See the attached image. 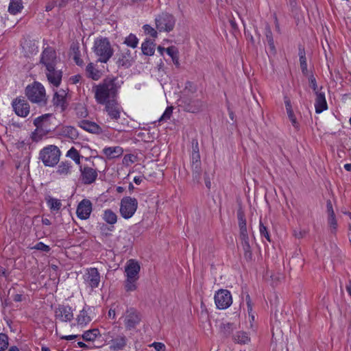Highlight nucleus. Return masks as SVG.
<instances>
[{
  "label": "nucleus",
  "mask_w": 351,
  "mask_h": 351,
  "mask_svg": "<svg viewBox=\"0 0 351 351\" xmlns=\"http://www.w3.org/2000/svg\"><path fill=\"white\" fill-rule=\"evenodd\" d=\"M49 114H45L36 118L34 121V125L36 127V132H42L48 126L47 119Z\"/></svg>",
  "instance_id": "nucleus-25"
},
{
  "label": "nucleus",
  "mask_w": 351,
  "mask_h": 351,
  "mask_svg": "<svg viewBox=\"0 0 351 351\" xmlns=\"http://www.w3.org/2000/svg\"><path fill=\"white\" fill-rule=\"evenodd\" d=\"M265 36L267 43L274 40L272 32L269 25H267L265 27Z\"/></svg>",
  "instance_id": "nucleus-56"
},
{
  "label": "nucleus",
  "mask_w": 351,
  "mask_h": 351,
  "mask_svg": "<svg viewBox=\"0 0 351 351\" xmlns=\"http://www.w3.org/2000/svg\"><path fill=\"white\" fill-rule=\"evenodd\" d=\"M201 165L200 154L199 153H192L191 154V165Z\"/></svg>",
  "instance_id": "nucleus-50"
},
{
  "label": "nucleus",
  "mask_w": 351,
  "mask_h": 351,
  "mask_svg": "<svg viewBox=\"0 0 351 351\" xmlns=\"http://www.w3.org/2000/svg\"><path fill=\"white\" fill-rule=\"evenodd\" d=\"M99 336H101L99 330L97 328H93L85 331L82 337L86 341H93Z\"/></svg>",
  "instance_id": "nucleus-29"
},
{
  "label": "nucleus",
  "mask_w": 351,
  "mask_h": 351,
  "mask_svg": "<svg viewBox=\"0 0 351 351\" xmlns=\"http://www.w3.org/2000/svg\"><path fill=\"white\" fill-rule=\"evenodd\" d=\"M137 279L126 278L124 282V289L127 292L134 291L137 289Z\"/></svg>",
  "instance_id": "nucleus-38"
},
{
  "label": "nucleus",
  "mask_w": 351,
  "mask_h": 351,
  "mask_svg": "<svg viewBox=\"0 0 351 351\" xmlns=\"http://www.w3.org/2000/svg\"><path fill=\"white\" fill-rule=\"evenodd\" d=\"M14 112L19 117H26L29 113V105L25 98L18 97L12 103Z\"/></svg>",
  "instance_id": "nucleus-15"
},
{
  "label": "nucleus",
  "mask_w": 351,
  "mask_h": 351,
  "mask_svg": "<svg viewBox=\"0 0 351 351\" xmlns=\"http://www.w3.org/2000/svg\"><path fill=\"white\" fill-rule=\"evenodd\" d=\"M140 269L141 267L138 262L133 259L129 260L125 267L126 278L138 280Z\"/></svg>",
  "instance_id": "nucleus-18"
},
{
  "label": "nucleus",
  "mask_w": 351,
  "mask_h": 351,
  "mask_svg": "<svg viewBox=\"0 0 351 351\" xmlns=\"http://www.w3.org/2000/svg\"><path fill=\"white\" fill-rule=\"evenodd\" d=\"M230 26H231L232 29L234 31H237L239 29L237 23H236V21H235L234 18L230 19Z\"/></svg>",
  "instance_id": "nucleus-62"
},
{
  "label": "nucleus",
  "mask_w": 351,
  "mask_h": 351,
  "mask_svg": "<svg viewBox=\"0 0 351 351\" xmlns=\"http://www.w3.org/2000/svg\"><path fill=\"white\" fill-rule=\"evenodd\" d=\"M60 151L56 145H49L43 148L39 154V158L47 167H53L60 160Z\"/></svg>",
  "instance_id": "nucleus-6"
},
{
  "label": "nucleus",
  "mask_w": 351,
  "mask_h": 351,
  "mask_svg": "<svg viewBox=\"0 0 351 351\" xmlns=\"http://www.w3.org/2000/svg\"><path fill=\"white\" fill-rule=\"evenodd\" d=\"M58 59L53 48L47 47L41 53L40 63L45 67V74L49 82L58 87L62 81V71L58 69L57 64Z\"/></svg>",
  "instance_id": "nucleus-1"
},
{
  "label": "nucleus",
  "mask_w": 351,
  "mask_h": 351,
  "mask_svg": "<svg viewBox=\"0 0 351 351\" xmlns=\"http://www.w3.org/2000/svg\"><path fill=\"white\" fill-rule=\"evenodd\" d=\"M215 302L219 309H226L232 303L230 292L226 289H220L215 295Z\"/></svg>",
  "instance_id": "nucleus-10"
},
{
  "label": "nucleus",
  "mask_w": 351,
  "mask_h": 351,
  "mask_svg": "<svg viewBox=\"0 0 351 351\" xmlns=\"http://www.w3.org/2000/svg\"><path fill=\"white\" fill-rule=\"evenodd\" d=\"M103 219L110 225H114L117 221V215L110 209H106L104 211Z\"/></svg>",
  "instance_id": "nucleus-27"
},
{
  "label": "nucleus",
  "mask_w": 351,
  "mask_h": 351,
  "mask_svg": "<svg viewBox=\"0 0 351 351\" xmlns=\"http://www.w3.org/2000/svg\"><path fill=\"white\" fill-rule=\"evenodd\" d=\"M246 304L247 307V312L249 315H250L251 313L252 312V303L251 298L248 294L246 295Z\"/></svg>",
  "instance_id": "nucleus-59"
},
{
  "label": "nucleus",
  "mask_w": 351,
  "mask_h": 351,
  "mask_svg": "<svg viewBox=\"0 0 351 351\" xmlns=\"http://www.w3.org/2000/svg\"><path fill=\"white\" fill-rule=\"evenodd\" d=\"M137 208L138 201L136 198L124 197L120 202V214L123 218L128 219L134 215Z\"/></svg>",
  "instance_id": "nucleus-7"
},
{
  "label": "nucleus",
  "mask_w": 351,
  "mask_h": 351,
  "mask_svg": "<svg viewBox=\"0 0 351 351\" xmlns=\"http://www.w3.org/2000/svg\"><path fill=\"white\" fill-rule=\"evenodd\" d=\"M47 204L51 210L56 211L59 210L62 206L60 200L53 197H49L47 201Z\"/></svg>",
  "instance_id": "nucleus-41"
},
{
  "label": "nucleus",
  "mask_w": 351,
  "mask_h": 351,
  "mask_svg": "<svg viewBox=\"0 0 351 351\" xmlns=\"http://www.w3.org/2000/svg\"><path fill=\"white\" fill-rule=\"evenodd\" d=\"M124 43L128 47L136 48L138 43V39L134 34H130L125 38Z\"/></svg>",
  "instance_id": "nucleus-42"
},
{
  "label": "nucleus",
  "mask_w": 351,
  "mask_h": 351,
  "mask_svg": "<svg viewBox=\"0 0 351 351\" xmlns=\"http://www.w3.org/2000/svg\"><path fill=\"white\" fill-rule=\"evenodd\" d=\"M8 346V337L3 333H0V351L5 350Z\"/></svg>",
  "instance_id": "nucleus-45"
},
{
  "label": "nucleus",
  "mask_w": 351,
  "mask_h": 351,
  "mask_svg": "<svg viewBox=\"0 0 351 351\" xmlns=\"http://www.w3.org/2000/svg\"><path fill=\"white\" fill-rule=\"evenodd\" d=\"M143 28L146 34H149L151 36L154 38H156L157 36V32L150 25H143Z\"/></svg>",
  "instance_id": "nucleus-49"
},
{
  "label": "nucleus",
  "mask_w": 351,
  "mask_h": 351,
  "mask_svg": "<svg viewBox=\"0 0 351 351\" xmlns=\"http://www.w3.org/2000/svg\"><path fill=\"white\" fill-rule=\"evenodd\" d=\"M92 210L93 204L90 200L84 199L78 204L76 214L78 218L85 220L90 217Z\"/></svg>",
  "instance_id": "nucleus-16"
},
{
  "label": "nucleus",
  "mask_w": 351,
  "mask_h": 351,
  "mask_svg": "<svg viewBox=\"0 0 351 351\" xmlns=\"http://www.w3.org/2000/svg\"><path fill=\"white\" fill-rule=\"evenodd\" d=\"M195 90L191 82L186 83L185 93L181 99L182 106L186 112L197 113L202 110L204 106V102L202 99L192 95Z\"/></svg>",
  "instance_id": "nucleus-3"
},
{
  "label": "nucleus",
  "mask_w": 351,
  "mask_h": 351,
  "mask_svg": "<svg viewBox=\"0 0 351 351\" xmlns=\"http://www.w3.org/2000/svg\"><path fill=\"white\" fill-rule=\"evenodd\" d=\"M66 96V93L63 89H60L59 91L56 92L52 99L53 106L56 108H60L62 111L65 110L67 108Z\"/></svg>",
  "instance_id": "nucleus-19"
},
{
  "label": "nucleus",
  "mask_w": 351,
  "mask_h": 351,
  "mask_svg": "<svg viewBox=\"0 0 351 351\" xmlns=\"http://www.w3.org/2000/svg\"><path fill=\"white\" fill-rule=\"evenodd\" d=\"M156 26L159 32H170L175 25L176 20L169 13H162L155 19Z\"/></svg>",
  "instance_id": "nucleus-9"
},
{
  "label": "nucleus",
  "mask_w": 351,
  "mask_h": 351,
  "mask_svg": "<svg viewBox=\"0 0 351 351\" xmlns=\"http://www.w3.org/2000/svg\"><path fill=\"white\" fill-rule=\"evenodd\" d=\"M77 125L84 130L87 131L92 134H100L102 132L101 128L98 124L88 120H81L78 122Z\"/></svg>",
  "instance_id": "nucleus-20"
},
{
  "label": "nucleus",
  "mask_w": 351,
  "mask_h": 351,
  "mask_svg": "<svg viewBox=\"0 0 351 351\" xmlns=\"http://www.w3.org/2000/svg\"><path fill=\"white\" fill-rule=\"evenodd\" d=\"M173 112V108L172 107H167L165 112H163L162 115L159 118L158 120V122H161L163 121H167L170 119L171 114Z\"/></svg>",
  "instance_id": "nucleus-46"
},
{
  "label": "nucleus",
  "mask_w": 351,
  "mask_h": 351,
  "mask_svg": "<svg viewBox=\"0 0 351 351\" xmlns=\"http://www.w3.org/2000/svg\"><path fill=\"white\" fill-rule=\"evenodd\" d=\"M25 95L32 103L45 105L47 104L45 89L39 82H35L25 88Z\"/></svg>",
  "instance_id": "nucleus-5"
},
{
  "label": "nucleus",
  "mask_w": 351,
  "mask_h": 351,
  "mask_svg": "<svg viewBox=\"0 0 351 351\" xmlns=\"http://www.w3.org/2000/svg\"><path fill=\"white\" fill-rule=\"evenodd\" d=\"M299 56H300V63L302 73L304 75H306L308 73L307 62H306V56H305V51L304 49H300Z\"/></svg>",
  "instance_id": "nucleus-36"
},
{
  "label": "nucleus",
  "mask_w": 351,
  "mask_h": 351,
  "mask_svg": "<svg viewBox=\"0 0 351 351\" xmlns=\"http://www.w3.org/2000/svg\"><path fill=\"white\" fill-rule=\"evenodd\" d=\"M285 107H286L287 112L293 110H292L291 104V101L289 99H286L285 101Z\"/></svg>",
  "instance_id": "nucleus-63"
},
{
  "label": "nucleus",
  "mask_w": 351,
  "mask_h": 351,
  "mask_svg": "<svg viewBox=\"0 0 351 351\" xmlns=\"http://www.w3.org/2000/svg\"><path fill=\"white\" fill-rule=\"evenodd\" d=\"M166 52L171 58L173 64L177 67H179L180 63L178 59V51L176 47L174 46L169 47L167 48Z\"/></svg>",
  "instance_id": "nucleus-34"
},
{
  "label": "nucleus",
  "mask_w": 351,
  "mask_h": 351,
  "mask_svg": "<svg viewBox=\"0 0 351 351\" xmlns=\"http://www.w3.org/2000/svg\"><path fill=\"white\" fill-rule=\"evenodd\" d=\"M244 251V257L247 261H250L252 258V252L250 244L242 245Z\"/></svg>",
  "instance_id": "nucleus-47"
},
{
  "label": "nucleus",
  "mask_w": 351,
  "mask_h": 351,
  "mask_svg": "<svg viewBox=\"0 0 351 351\" xmlns=\"http://www.w3.org/2000/svg\"><path fill=\"white\" fill-rule=\"evenodd\" d=\"M308 82H309V86L313 88V90L315 91V93H316V92H319L317 90V82H316V80L315 78V77L313 76V75H311L309 77H308Z\"/></svg>",
  "instance_id": "nucleus-51"
},
{
  "label": "nucleus",
  "mask_w": 351,
  "mask_h": 351,
  "mask_svg": "<svg viewBox=\"0 0 351 351\" xmlns=\"http://www.w3.org/2000/svg\"><path fill=\"white\" fill-rule=\"evenodd\" d=\"M54 314L56 319L62 322H69L73 319V309L69 305L59 304Z\"/></svg>",
  "instance_id": "nucleus-12"
},
{
  "label": "nucleus",
  "mask_w": 351,
  "mask_h": 351,
  "mask_svg": "<svg viewBox=\"0 0 351 351\" xmlns=\"http://www.w3.org/2000/svg\"><path fill=\"white\" fill-rule=\"evenodd\" d=\"M98 171L93 162L92 167L87 165H80V179L82 183L85 185H90L95 182L98 177Z\"/></svg>",
  "instance_id": "nucleus-8"
},
{
  "label": "nucleus",
  "mask_w": 351,
  "mask_h": 351,
  "mask_svg": "<svg viewBox=\"0 0 351 351\" xmlns=\"http://www.w3.org/2000/svg\"><path fill=\"white\" fill-rule=\"evenodd\" d=\"M94 53L99 57L98 61L106 63L112 56L114 50L107 38H97L93 47Z\"/></svg>",
  "instance_id": "nucleus-4"
},
{
  "label": "nucleus",
  "mask_w": 351,
  "mask_h": 351,
  "mask_svg": "<svg viewBox=\"0 0 351 351\" xmlns=\"http://www.w3.org/2000/svg\"><path fill=\"white\" fill-rule=\"evenodd\" d=\"M105 106L104 111L107 113L108 118L114 122H117L120 119L121 112V106L118 101H114L104 104Z\"/></svg>",
  "instance_id": "nucleus-13"
},
{
  "label": "nucleus",
  "mask_w": 351,
  "mask_h": 351,
  "mask_svg": "<svg viewBox=\"0 0 351 351\" xmlns=\"http://www.w3.org/2000/svg\"><path fill=\"white\" fill-rule=\"evenodd\" d=\"M123 150L119 146L105 147L103 153L108 159L118 158L123 154Z\"/></svg>",
  "instance_id": "nucleus-23"
},
{
  "label": "nucleus",
  "mask_w": 351,
  "mask_h": 351,
  "mask_svg": "<svg viewBox=\"0 0 351 351\" xmlns=\"http://www.w3.org/2000/svg\"><path fill=\"white\" fill-rule=\"evenodd\" d=\"M326 209H327L328 216L335 215V212H334V210L332 208V204L330 199L328 200L326 202Z\"/></svg>",
  "instance_id": "nucleus-58"
},
{
  "label": "nucleus",
  "mask_w": 351,
  "mask_h": 351,
  "mask_svg": "<svg viewBox=\"0 0 351 351\" xmlns=\"http://www.w3.org/2000/svg\"><path fill=\"white\" fill-rule=\"evenodd\" d=\"M71 165L68 161L62 162L58 166L56 173L60 176H66L71 173Z\"/></svg>",
  "instance_id": "nucleus-30"
},
{
  "label": "nucleus",
  "mask_w": 351,
  "mask_h": 351,
  "mask_svg": "<svg viewBox=\"0 0 351 351\" xmlns=\"http://www.w3.org/2000/svg\"><path fill=\"white\" fill-rule=\"evenodd\" d=\"M66 156L71 158L77 165L80 164V158L78 151L72 147L66 153Z\"/></svg>",
  "instance_id": "nucleus-40"
},
{
  "label": "nucleus",
  "mask_w": 351,
  "mask_h": 351,
  "mask_svg": "<svg viewBox=\"0 0 351 351\" xmlns=\"http://www.w3.org/2000/svg\"><path fill=\"white\" fill-rule=\"evenodd\" d=\"M32 248L45 252H49L51 250L50 247L43 242L37 243Z\"/></svg>",
  "instance_id": "nucleus-48"
},
{
  "label": "nucleus",
  "mask_w": 351,
  "mask_h": 351,
  "mask_svg": "<svg viewBox=\"0 0 351 351\" xmlns=\"http://www.w3.org/2000/svg\"><path fill=\"white\" fill-rule=\"evenodd\" d=\"M305 234H306L305 231H299V232L295 231L294 232L295 237L298 239H301V238L304 237Z\"/></svg>",
  "instance_id": "nucleus-64"
},
{
  "label": "nucleus",
  "mask_w": 351,
  "mask_h": 351,
  "mask_svg": "<svg viewBox=\"0 0 351 351\" xmlns=\"http://www.w3.org/2000/svg\"><path fill=\"white\" fill-rule=\"evenodd\" d=\"M84 280L85 284L92 289L99 287L101 281V276L98 269L95 267H90L86 269Z\"/></svg>",
  "instance_id": "nucleus-11"
},
{
  "label": "nucleus",
  "mask_w": 351,
  "mask_h": 351,
  "mask_svg": "<svg viewBox=\"0 0 351 351\" xmlns=\"http://www.w3.org/2000/svg\"><path fill=\"white\" fill-rule=\"evenodd\" d=\"M89 311H91V308L89 306H85L80 311L76 319L78 325L84 326L90 322L91 318L89 315Z\"/></svg>",
  "instance_id": "nucleus-22"
},
{
  "label": "nucleus",
  "mask_w": 351,
  "mask_h": 351,
  "mask_svg": "<svg viewBox=\"0 0 351 351\" xmlns=\"http://www.w3.org/2000/svg\"><path fill=\"white\" fill-rule=\"evenodd\" d=\"M316 99L315 103V112L317 114L322 112L324 110H326L327 103L326 101L325 94L324 93L316 92Z\"/></svg>",
  "instance_id": "nucleus-21"
},
{
  "label": "nucleus",
  "mask_w": 351,
  "mask_h": 351,
  "mask_svg": "<svg viewBox=\"0 0 351 351\" xmlns=\"http://www.w3.org/2000/svg\"><path fill=\"white\" fill-rule=\"evenodd\" d=\"M193 181L195 183H200L202 178L201 165H191Z\"/></svg>",
  "instance_id": "nucleus-35"
},
{
  "label": "nucleus",
  "mask_w": 351,
  "mask_h": 351,
  "mask_svg": "<svg viewBox=\"0 0 351 351\" xmlns=\"http://www.w3.org/2000/svg\"><path fill=\"white\" fill-rule=\"evenodd\" d=\"M86 75L93 80H98L101 77V73L98 69L95 67L93 63H89L86 68Z\"/></svg>",
  "instance_id": "nucleus-26"
},
{
  "label": "nucleus",
  "mask_w": 351,
  "mask_h": 351,
  "mask_svg": "<svg viewBox=\"0 0 351 351\" xmlns=\"http://www.w3.org/2000/svg\"><path fill=\"white\" fill-rule=\"evenodd\" d=\"M259 232L261 237H264L269 242H271L270 234L267 228L263 223L262 221L260 220L259 223Z\"/></svg>",
  "instance_id": "nucleus-44"
},
{
  "label": "nucleus",
  "mask_w": 351,
  "mask_h": 351,
  "mask_svg": "<svg viewBox=\"0 0 351 351\" xmlns=\"http://www.w3.org/2000/svg\"><path fill=\"white\" fill-rule=\"evenodd\" d=\"M121 85L117 77H108L93 87V92L97 104H105L117 100Z\"/></svg>",
  "instance_id": "nucleus-2"
},
{
  "label": "nucleus",
  "mask_w": 351,
  "mask_h": 351,
  "mask_svg": "<svg viewBox=\"0 0 351 351\" xmlns=\"http://www.w3.org/2000/svg\"><path fill=\"white\" fill-rule=\"evenodd\" d=\"M73 60L77 65L82 66L83 60L80 58V53L74 54Z\"/></svg>",
  "instance_id": "nucleus-60"
},
{
  "label": "nucleus",
  "mask_w": 351,
  "mask_h": 351,
  "mask_svg": "<svg viewBox=\"0 0 351 351\" xmlns=\"http://www.w3.org/2000/svg\"><path fill=\"white\" fill-rule=\"evenodd\" d=\"M192 153H199V145L197 140L193 139L192 141Z\"/></svg>",
  "instance_id": "nucleus-61"
},
{
  "label": "nucleus",
  "mask_w": 351,
  "mask_h": 351,
  "mask_svg": "<svg viewBox=\"0 0 351 351\" xmlns=\"http://www.w3.org/2000/svg\"><path fill=\"white\" fill-rule=\"evenodd\" d=\"M23 8L22 0H10L8 11L10 14H16Z\"/></svg>",
  "instance_id": "nucleus-31"
},
{
  "label": "nucleus",
  "mask_w": 351,
  "mask_h": 351,
  "mask_svg": "<svg viewBox=\"0 0 351 351\" xmlns=\"http://www.w3.org/2000/svg\"><path fill=\"white\" fill-rule=\"evenodd\" d=\"M112 348L114 350H122L125 348L126 346V337L124 335H120L114 339H113L112 341Z\"/></svg>",
  "instance_id": "nucleus-28"
},
{
  "label": "nucleus",
  "mask_w": 351,
  "mask_h": 351,
  "mask_svg": "<svg viewBox=\"0 0 351 351\" xmlns=\"http://www.w3.org/2000/svg\"><path fill=\"white\" fill-rule=\"evenodd\" d=\"M240 239L241 240L242 245L250 244V240H249V237H248L247 233L240 234Z\"/></svg>",
  "instance_id": "nucleus-57"
},
{
  "label": "nucleus",
  "mask_w": 351,
  "mask_h": 351,
  "mask_svg": "<svg viewBox=\"0 0 351 351\" xmlns=\"http://www.w3.org/2000/svg\"><path fill=\"white\" fill-rule=\"evenodd\" d=\"M134 58L128 49H122L117 53L116 64L118 67L128 69L132 66Z\"/></svg>",
  "instance_id": "nucleus-14"
},
{
  "label": "nucleus",
  "mask_w": 351,
  "mask_h": 351,
  "mask_svg": "<svg viewBox=\"0 0 351 351\" xmlns=\"http://www.w3.org/2000/svg\"><path fill=\"white\" fill-rule=\"evenodd\" d=\"M135 156L132 154H127L123 157V163L125 165H129L130 164L134 162Z\"/></svg>",
  "instance_id": "nucleus-53"
},
{
  "label": "nucleus",
  "mask_w": 351,
  "mask_h": 351,
  "mask_svg": "<svg viewBox=\"0 0 351 351\" xmlns=\"http://www.w3.org/2000/svg\"><path fill=\"white\" fill-rule=\"evenodd\" d=\"M287 112V114H288V117H289V120L291 121L293 126L295 128H298V123L297 122V119H296V117L293 113V111L291 110V111H289V112Z\"/></svg>",
  "instance_id": "nucleus-52"
},
{
  "label": "nucleus",
  "mask_w": 351,
  "mask_h": 351,
  "mask_svg": "<svg viewBox=\"0 0 351 351\" xmlns=\"http://www.w3.org/2000/svg\"><path fill=\"white\" fill-rule=\"evenodd\" d=\"M63 134L71 139H76L78 137L77 130L73 126H65L62 128Z\"/></svg>",
  "instance_id": "nucleus-37"
},
{
  "label": "nucleus",
  "mask_w": 351,
  "mask_h": 351,
  "mask_svg": "<svg viewBox=\"0 0 351 351\" xmlns=\"http://www.w3.org/2000/svg\"><path fill=\"white\" fill-rule=\"evenodd\" d=\"M150 346L154 347L156 351H165V346L160 342H154Z\"/></svg>",
  "instance_id": "nucleus-54"
},
{
  "label": "nucleus",
  "mask_w": 351,
  "mask_h": 351,
  "mask_svg": "<svg viewBox=\"0 0 351 351\" xmlns=\"http://www.w3.org/2000/svg\"><path fill=\"white\" fill-rule=\"evenodd\" d=\"M234 330V326L231 323H223L220 325V332L225 336H229Z\"/></svg>",
  "instance_id": "nucleus-39"
},
{
  "label": "nucleus",
  "mask_w": 351,
  "mask_h": 351,
  "mask_svg": "<svg viewBox=\"0 0 351 351\" xmlns=\"http://www.w3.org/2000/svg\"><path fill=\"white\" fill-rule=\"evenodd\" d=\"M155 44L149 39H146L141 45V50L145 56H153L155 52Z\"/></svg>",
  "instance_id": "nucleus-24"
},
{
  "label": "nucleus",
  "mask_w": 351,
  "mask_h": 351,
  "mask_svg": "<svg viewBox=\"0 0 351 351\" xmlns=\"http://www.w3.org/2000/svg\"><path fill=\"white\" fill-rule=\"evenodd\" d=\"M141 321L139 313L134 308L127 310L125 317V326L128 329L134 328Z\"/></svg>",
  "instance_id": "nucleus-17"
},
{
  "label": "nucleus",
  "mask_w": 351,
  "mask_h": 351,
  "mask_svg": "<svg viewBox=\"0 0 351 351\" xmlns=\"http://www.w3.org/2000/svg\"><path fill=\"white\" fill-rule=\"evenodd\" d=\"M327 221L331 233L335 234L338 226L335 215L328 216Z\"/></svg>",
  "instance_id": "nucleus-43"
},
{
  "label": "nucleus",
  "mask_w": 351,
  "mask_h": 351,
  "mask_svg": "<svg viewBox=\"0 0 351 351\" xmlns=\"http://www.w3.org/2000/svg\"><path fill=\"white\" fill-rule=\"evenodd\" d=\"M234 342L240 344H245L250 342V338L248 337L247 332L243 331L237 332L233 337Z\"/></svg>",
  "instance_id": "nucleus-33"
},
{
  "label": "nucleus",
  "mask_w": 351,
  "mask_h": 351,
  "mask_svg": "<svg viewBox=\"0 0 351 351\" xmlns=\"http://www.w3.org/2000/svg\"><path fill=\"white\" fill-rule=\"evenodd\" d=\"M237 219L239 222L240 234L247 233L245 216L242 210H238Z\"/></svg>",
  "instance_id": "nucleus-32"
},
{
  "label": "nucleus",
  "mask_w": 351,
  "mask_h": 351,
  "mask_svg": "<svg viewBox=\"0 0 351 351\" xmlns=\"http://www.w3.org/2000/svg\"><path fill=\"white\" fill-rule=\"evenodd\" d=\"M77 115L82 118L86 117L88 115L86 109L83 106L77 108Z\"/></svg>",
  "instance_id": "nucleus-55"
}]
</instances>
